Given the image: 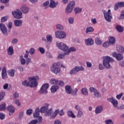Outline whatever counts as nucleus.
I'll list each match as a JSON object with an SVG mask.
<instances>
[{"label": "nucleus", "instance_id": "nucleus-34", "mask_svg": "<svg viewBox=\"0 0 124 124\" xmlns=\"http://www.w3.org/2000/svg\"><path fill=\"white\" fill-rule=\"evenodd\" d=\"M49 5H50V2L47 0L43 3V7H45V9H48L49 8Z\"/></svg>", "mask_w": 124, "mask_h": 124}, {"label": "nucleus", "instance_id": "nucleus-10", "mask_svg": "<svg viewBox=\"0 0 124 124\" xmlns=\"http://www.w3.org/2000/svg\"><path fill=\"white\" fill-rule=\"evenodd\" d=\"M50 70L53 72V73H54L55 74H58V73L60 72L61 70L60 69V68H59V67L58 66V63H54L50 68Z\"/></svg>", "mask_w": 124, "mask_h": 124}, {"label": "nucleus", "instance_id": "nucleus-2", "mask_svg": "<svg viewBox=\"0 0 124 124\" xmlns=\"http://www.w3.org/2000/svg\"><path fill=\"white\" fill-rule=\"evenodd\" d=\"M30 81V88H36L38 86V82L37 81L39 80V77L35 76L33 77L29 78Z\"/></svg>", "mask_w": 124, "mask_h": 124}, {"label": "nucleus", "instance_id": "nucleus-23", "mask_svg": "<svg viewBox=\"0 0 124 124\" xmlns=\"http://www.w3.org/2000/svg\"><path fill=\"white\" fill-rule=\"evenodd\" d=\"M2 79H6L7 78V73H6V69L4 67L2 69Z\"/></svg>", "mask_w": 124, "mask_h": 124}, {"label": "nucleus", "instance_id": "nucleus-19", "mask_svg": "<svg viewBox=\"0 0 124 124\" xmlns=\"http://www.w3.org/2000/svg\"><path fill=\"white\" fill-rule=\"evenodd\" d=\"M7 109L9 111V115L10 116H12V115L13 114V113L15 112V108L13 106L10 105L8 106L7 108Z\"/></svg>", "mask_w": 124, "mask_h": 124}, {"label": "nucleus", "instance_id": "nucleus-59", "mask_svg": "<svg viewBox=\"0 0 124 124\" xmlns=\"http://www.w3.org/2000/svg\"><path fill=\"white\" fill-rule=\"evenodd\" d=\"M26 64L27 65H28L30 63V62H31V58H27L26 59Z\"/></svg>", "mask_w": 124, "mask_h": 124}, {"label": "nucleus", "instance_id": "nucleus-35", "mask_svg": "<svg viewBox=\"0 0 124 124\" xmlns=\"http://www.w3.org/2000/svg\"><path fill=\"white\" fill-rule=\"evenodd\" d=\"M52 114H53V109L50 108L49 109L48 108L45 115L46 117H47L48 116H50V115H51Z\"/></svg>", "mask_w": 124, "mask_h": 124}, {"label": "nucleus", "instance_id": "nucleus-64", "mask_svg": "<svg viewBox=\"0 0 124 124\" xmlns=\"http://www.w3.org/2000/svg\"><path fill=\"white\" fill-rule=\"evenodd\" d=\"M124 19V10L122 11L121 14V17L120 19Z\"/></svg>", "mask_w": 124, "mask_h": 124}, {"label": "nucleus", "instance_id": "nucleus-26", "mask_svg": "<svg viewBox=\"0 0 124 124\" xmlns=\"http://www.w3.org/2000/svg\"><path fill=\"white\" fill-rule=\"evenodd\" d=\"M74 10L75 14L76 15L80 14V13L82 12V8L77 7L74 8Z\"/></svg>", "mask_w": 124, "mask_h": 124}, {"label": "nucleus", "instance_id": "nucleus-60", "mask_svg": "<svg viewBox=\"0 0 124 124\" xmlns=\"http://www.w3.org/2000/svg\"><path fill=\"white\" fill-rule=\"evenodd\" d=\"M86 63L87 67H89V68H91V67H92V66H93V65L92 64L91 62H86Z\"/></svg>", "mask_w": 124, "mask_h": 124}, {"label": "nucleus", "instance_id": "nucleus-54", "mask_svg": "<svg viewBox=\"0 0 124 124\" xmlns=\"http://www.w3.org/2000/svg\"><path fill=\"white\" fill-rule=\"evenodd\" d=\"M69 24H72L74 23V18L73 17H69L68 18Z\"/></svg>", "mask_w": 124, "mask_h": 124}, {"label": "nucleus", "instance_id": "nucleus-41", "mask_svg": "<svg viewBox=\"0 0 124 124\" xmlns=\"http://www.w3.org/2000/svg\"><path fill=\"white\" fill-rule=\"evenodd\" d=\"M13 25V23H12V22H9V23L8 24L7 26V28H8V32H10L11 30V29H12Z\"/></svg>", "mask_w": 124, "mask_h": 124}, {"label": "nucleus", "instance_id": "nucleus-61", "mask_svg": "<svg viewBox=\"0 0 124 124\" xmlns=\"http://www.w3.org/2000/svg\"><path fill=\"white\" fill-rule=\"evenodd\" d=\"M38 123V121L37 120H32L31 121L29 124H36Z\"/></svg>", "mask_w": 124, "mask_h": 124}, {"label": "nucleus", "instance_id": "nucleus-32", "mask_svg": "<svg viewBox=\"0 0 124 124\" xmlns=\"http://www.w3.org/2000/svg\"><path fill=\"white\" fill-rule=\"evenodd\" d=\"M81 93L82 94H83L84 95H86V96L89 95V93L88 92V90L86 88H83L81 90Z\"/></svg>", "mask_w": 124, "mask_h": 124}, {"label": "nucleus", "instance_id": "nucleus-7", "mask_svg": "<svg viewBox=\"0 0 124 124\" xmlns=\"http://www.w3.org/2000/svg\"><path fill=\"white\" fill-rule=\"evenodd\" d=\"M49 88V84L45 83L42 86L39 91V93L41 94H46L48 93V88Z\"/></svg>", "mask_w": 124, "mask_h": 124}, {"label": "nucleus", "instance_id": "nucleus-6", "mask_svg": "<svg viewBox=\"0 0 124 124\" xmlns=\"http://www.w3.org/2000/svg\"><path fill=\"white\" fill-rule=\"evenodd\" d=\"M55 36L59 39H63L66 37V33L63 31H56L55 32Z\"/></svg>", "mask_w": 124, "mask_h": 124}, {"label": "nucleus", "instance_id": "nucleus-16", "mask_svg": "<svg viewBox=\"0 0 124 124\" xmlns=\"http://www.w3.org/2000/svg\"><path fill=\"white\" fill-rule=\"evenodd\" d=\"M48 107H49V104H45V106H44L40 108V113H46V112H47V110L48 109Z\"/></svg>", "mask_w": 124, "mask_h": 124}, {"label": "nucleus", "instance_id": "nucleus-14", "mask_svg": "<svg viewBox=\"0 0 124 124\" xmlns=\"http://www.w3.org/2000/svg\"><path fill=\"white\" fill-rule=\"evenodd\" d=\"M20 10L24 14H27V13H29V11H30V8L28 7L27 5L23 4L20 7Z\"/></svg>", "mask_w": 124, "mask_h": 124}, {"label": "nucleus", "instance_id": "nucleus-25", "mask_svg": "<svg viewBox=\"0 0 124 124\" xmlns=\"http://www.w3.org/2000/svg\"><path fill=\"white\" fill-rule=\"evenodd\" d=\"M76 4V2H75V0H72L68 3L67 6H68L69 7H70L71 8H72L73 9V8L75 7Z\"/></svg>", "mask_w": 124, "mask_h": 124}, {"label": "nucleus", "instance_id": "nucleus-15", "mask_svg": "<svg viewBox=\"0 0 124 124\" xmlns=\"http://www.w3.org/2000/svg\"><path fill=\"white\" fill-rule=\"evenodd\" d=\"M59 5L58 1H55L54 0H50L49 7L50 8H56Z\"/></svg>", "mask_w": 124, "mask_h": 124}, {"label": "nucleus", "instance_id": "nucleus-22", "mask_svg": "<svg viewBox=\"0 0 124 124\" xmlns=\"http://www.w3.org/2000/svg\"><path fill=\"white\" fill-rule=\"evenodd\" d=\"M76 48L73 46H72L67 50V52H64V55H69V53H71V52H76Z\"/></svg>", "mask_w": 124, "mask_h": 124}, {"label": "nucleus", "instance_id": "nucleus-20", "mask_svg": "<svg viewBox=\"0 0 124 124\" xmlns=\"http://www.w3.org/2000/svg\"><path fill=\"white\" fill-rule=\"evenodd\" d=\"M102 111H103V107L101 106H99L95 108V113L97 115L98 114L102 113Z\"/></svg>", "mask_w": 124, "mask_h": 124}, {"label": "nucleus", "instance_id": "nucleus-43", "mask_svg": "<svg viewBox=\"0 0 124 124\" xmlns=\"http://www.w3.org/2000/svg\"><path fill=\"white\" fill-rule=\"evenodd\" d=\"M118 52L120 53V54H124V47L123 46H119V49L118 50Z\"/></svg>", "mask_w": 124, "mask_h": 124}, {"label": "nucleus", "instance_id": "nucleus-56", "mask_svg": "<svg viewBox=\"0 0 124 124\" xmlns=\"http://www.w3.org/2000/svg\"><path fill=\"white\" fill-rule=\"evenodd\" d=\"M12 43L14 45H16V44H17V43H18V39H13L12 40Z\"/></svg>", "mask_w": 124, "mask_h": 124}, {"label": "nucleus", "instance_id": "nucleus-47", "mask_svg": "<svg viewBox=\"0 0 124 124\" xmlns=\"http://www.w3.org/2000/svg\"><path fill=\"white\" fill-rule=\"evenodd\" d=\"M109 45H110V43L108 41L105 42L103 44V47H105V48H107V47H109Z\"/></svg>", "mask_w": 124, "mask_h": 124}, {"label": "nucleus", "instance_id": "nucleus-18", "mask_svg": "<svg viewBox=\"0 0 124 124\" xmlns=\"http://www.w3.org/2000/svg\"><path fill=\"white\" fill-rule=\"evenodd\" d=\"M85 42L87 46H92L94 43L93 40L91 38L85 39Z\"/></svg>", "mask_w": 124, "mask_h": 124}, {"label": "nucleus", "instance_id": "nucleus-55", "mask_svg": "<svg viewBox=\"0 0 124 124\" xmlns=\"http://www.w3.org/2000/svg\"><path fill=\"white\" fill-rule=\"evenodd\" d=\"M32 109H29L26 111V114L27 115H31V114H32Z\"/></svg>", "mask_w": 124, "mask_h": 124}, {"label": "nucleus", "instance_id": "nucleus-49", "mask_svg": "<svg viewBox=\"0 0 124 124\" xmlns=\"http://www.w3.org/2000/svg\"><path fill=\"white\" fill-rule=\"evenodd\" d=\"M105 124H114V122L112 120L108 119L105 121Z\"/></svg>", "mask_w": 124, "mask_h": 124}, {"label": "nucleus", "instance_id": "nucleus-8", "mask_svg": "<svg viewBox=\"0 0 124 124\" xmlns=\"http://www.w3.org/2000/svg\"><path fill=\"white\" fill-rule=\"evenodd\" d=\"M23 13L20 10L16 9L12 12V15L16 19H21Z\"/></svg>", "mask_w": 124, "mask_h": 124}, {"label": "nucleus", "instance_id": "nucleus-45", "mask_svg": "<svg viewBox=\"0 0 124 124\" xmlns=\"http://www.w3.org/2000/svg\"><path fill=\"white\" fill-rule=\"evenodd\" d=\"M4 95H5V92H0V101H1V100H2L3 97H4Z\"/></svg>", "mask_w": 124, "mask_h": 124}, {"label": "nucleus", "instance_id": "nucleus-38", "mask_svg": "<svg viewBox=\"0 0 124 124\" xmlns=\"http://www.w3.org/2000/svg\"><path fill=\"white\" fill-rule=\"evenodd\" d=\"M109 44H114L116 42V39L114 37H110L109 38Z\"/></svg>", "mask_w": 124, "mask_h": 124}, {"label": "nucleus", "instance_id": "nucleus-63", "mask_svg": "<svg viewBox=\"0 0 124 124\" xmlns=\"http://www.w3.org/2000/svg\"><path fill=\"white\" fill-rule=\"evenodd\" d=\"M54 124H62V122L59 120H56L54 121Z\"/></svg>", "mask_w": 124, "mask_h": 124}, {"label": "nucleus", "instance_id": "nucleus-13", "mask_svg": "<svg viewBox=\"0 0 124 124\" xmlns=\"http://www.w3.org/2000/svg\"><path fill=\"white\" fill-rule=\"evenodd\" d=\"M112 55L113 58H115L117 61L120 62V61H123L124 60V56L122 55V53L117 54V52H113L112 53Z\"/></svg>", "mask_w": 124, "mask_h": 124}, {"label": "nucleus", "instance_id": "nucleus-12", "mask_svg": "<svg viewBox=\"0 0 124 124\" xmlns=\"http://www.w3.org/2000/svg\"><path fill=\"white\" fill-rule=\"evenodd\" d=\"M50 84L51 85H59V86H61L62 87V86H64V82L62 81H59L57 79L52 78L50 79Z\"/></svg>", "mask_w": 124, "mask_h": 124}, {"label": "nucleus", "instance_id": "nucleus-53", "mask_svg": "<svg viewBox=\"0 0 124 124\" xmlns=\"http://www.w3.org/2000/svg\"><path fill=\"white\" fill-rule=\"evenodd\" d=\"M29 53L31 55H33L35 53V50L33 48H31L29 50Z\"/></svg>", "mask_w": 124, "mask_h": 124}, {"label": "nucleus", "instance_id": "nucleus-24", "mask_svg": "<svg viewBox=\"0 0 124 124\" xmlns=\"http://www.w3.org/2000/svg\"><path fill=\"white\" fill-rule=\"evenodd\" d=\"M39 113H40V109H39V108H37L33 113L34 118H38L39 117Z\"/></svg>", "mask_w": 124, "mask_h": 124}, {"label": "nucleus", "instance_id": "nucleus-33", "mask_svg": "<svg viewBox=\"0 0 124 124\" xmlns=\"http://www.w3.org/2000/svg\"><path fill=\"white\" fill-rule=\"evenodd\" d=\"M56 28L57 30H58L59 31H63V29H64V27H63V25L61 24H58L56 26Z\"/></svg>", "mask_w": 124, "mask_h": 124}, {"label": "nucleus", "instance_id": "nucleus-36", "mask_svg": "<svg viewBox=\"0 0 124 124\" xmlns=\"http://www.w3.org/2000/svg\"><path fill=\"white\" fill-rule=\"evenodd\" d=\"M30 81H28V80H25L22 82V86H25V87H30Z\"/></svg>", "mask_w": 124, "mask_h": 124}, {"label": "nucleus", "instance_id": "nucleus-1", "mask_svg": "<svg viewBox=\"0 0 124 124\" xmlns=\"http://www.w3.org/2000/svg\"><path fill=\"white\" fill-rule=\"evenodd\" d=\"M103 64L104 66H105V67L107 68V69H109L111 68V65L110 64V63H111V62H115V60H114L113 58L109 56L103 57Z\"/></svg>", "mask_w": 124, "mask_h": 124}, {"label": "nucleus", "instance_id": "nucleus-28", "mask_svg": "<svg viewBox=\"0 0 124 124\" xmlns=\"http://www.w3.org/2000/svg\"><path fill=\"white\" fill-rule=\"evenodd\" d=\"M15 70L14 69H12L10 70L8 72V74L10 77H14L15 75Z\"/></svg>", "mask_w": 124, "mask_h": 124}, {"label": "nucleus", "instance_id": "nucleus-52", "mask_svg": "<svg viewBox=\"0 0 124 124\" xmlns=\"http://www.w3.org/2000/svg\"><path fill=\"white\" fill-rule=\"evenodd\" d=\"M8 19L7 16H4L1 18V22L4 23V22H6V20Z\"/></svg>", "mask_w": 124, "mask_h": 124}, {"label": "nucleus", "instance_id": "nucleus-29", "mask_svg": "<svg viewBox=\"0 0 124 124\" xmlns=\"http://www.w3.org/2000/svg\"><path fill=\"white\" fill-rule=\"evenodd\" d=\"M72 11H73V9L72 8H70V7H68V6H66L65 9L66 14H70Z\"/></svg>", "mask_w": 124, "mask_h": 124}, {"label": "nucleus", "instance_id": "nucleus-27", "mask_svg": "<svg viewBox=\"0 0 124 124\" xmlns=\"http://www.w3.org/2000/svg\"><path fill=\"white\" fill-rule=\"evenodd\" d=\"M67 114L68 117H71V118H73L74 119L76 118V116L74 115V113H73V112L72 110H68L67 111Z\"/></svg>", "mask_w": 124, "mask_h": 124}, {"label": "nucleus", "instance_id": "nucleus-9", "mask_svg": "<svg viewBox=\"0 0 124 124\" xmlns=\"http://www.w3.org/2000/svg\"><path fill=\"white\" fill-rule=\"evenodd\" d=\"M0 31L5 36L8 35V31H7L6 26L2 23H0Z\"/></svg>", "mask_w": 124, "mask_h": 124}, {"label": "nucleus", "instance_id": "nucleus-39", "mask_svg": "<svg viewBox=\"0 0 124 124\" xmlns=\"http://www.w3.org/2000/svg\"><path fill=\"white\" fill-rule=\"evenodd\" d=\"M94 97H96V98H99V97H101V94H100L97 90L94 92Z\"/></svg>", "mask_w": 124, "mask_h": 124}, {"label": "nucleus", "instance_id": "nucleus-51", "mask_svg": "<svg viewBox=\"0 0 124 124\" xmlns=\"http://www.w3.org/2000/svg\"><path fill=\"white\" fill-rule=\"evenodd\" d=\"M66 55V54H64V53H63L62 54H60L58 56V60H61L64 58V56Z\"/></svg>", "mask_w": 124, "mask_h": 124}, {"label": "nucleus", "instance_id": "nucleus-3", "mask_svg": "<svg viewBox=\"0 0 124 124\" xmlns=\"http://www.w3.org/2000/svg\"><path fill=\"white\" fill-rule=\"evenodd\" d=\"M102 12L104 13L105 20H106L107 22H111V19L113 18L112 13H111V10H108V12L103 10Z\"/></svg>", "mask_w": 124, "mask_h": 124}, {"label": "nucleus", "instance_id": "nucleus-50", "mask_svg": "<svg viewBox=\"0 0 124 124\" xmlns=\"http://www.w3.org/2000/svg\"><path fill=\"white\" fill-rule=\"evenodd\" d=\"M112 103L114 107H118V102L117 100L114 99V100H113V102H112Z\"/></svg>", "mask_w": 124, "mask_h": 124}, {"label": "nucleus", "instance_id": "nucleus-44", "mask_svg": "<svg viewBox=\"0 0 124 124\" xmlns=\"http://www.w3.org/2000/svg\"><path fill=\"white\" fill-rule=\"evenodd\" d=\"M6 104L3 103L0 105V111H4L5 110Z\"/></svg>", "mask_w": 124, "mask_h": 124}, {"label": "nucleus", "instance_id": "nucleus-42", "mask_svg": "<svg viewBox=\"0 0 124 124\" xmlns=\"http://www.w3.org/2000/svg\"><path fill=\"white\" fill-rule=\"evenodd\" d=\"M93 28L92 27H88L86 30V33H88V32H93Z\"/></svg>", "mask_w": 124, "mask_h": 124}, {"label": "nucleus", "instance_id": "nucleus-37", "mask_svg": "<svg viewBox=\"0 0 124 124\" xmlns=\"http://www.w3.org/2000/svg\"><path fill=\"white\" fill-rule=\"evenodd\" d=\"M95 43L97 45H101L102 44L101 40L98 37H97L95 39Z\"/></svg>", "mask_w": 124, "mask_h": 124}, {"label": "nucleus", "instance_id": "nucleus-17", "mask_svg": "<svg viewBox=\"0 0 124 124\" xmlns=\"http://www.w3.org/2000/svg\"><path fill=\"white\" fill-rule=\"evenodd\" d=\"M15 27H22L23 26V20L21 19H16L14 21Z\"/></svg>", "mask_w": 124, "mask_h": 124}, {"label": "nucleus", "instance_id": "nucleus-4", "mask_svg": "<svg viewBox=\"0 0 124 124\" xmlns=\"http://www.w3.org/2000/svg\"><path fill=\"white\" fill-rule=\"evenodd\" d=\"M65 90L67 93H68V94H73V95L77 94V92H78V89H77V88L75 89L73 91L71 86L69 85H66L65 87Z\"/></svg>", "mask_w": 124, "mask_h": 124}, {"label": "nucleus", "instance_id": "nucleus-31", "mask_svg": "<svg viewBox=\"0 0 124 124\" xmlns=\"http://www.w3.org/2000/svg\"><path fill=\"white\" fill-rule=\"evenodd\" d=\"M51 93H56L59 90V86L58 85H53L51 88Z\"/></svg>", "mask_w": 124, "mask_h": 124}, {"label": "nucleus", "instance_id": "nucleus-57", "mask_svg": "<svg viewBox=\"0 0 124 124\" xmlns=\"http://www.w3.org/2000/svg\"><path fill=\"white\" fill-rule=\"evenodd\" d=\"M38 50L41 54H44L45 53V49L43 47H39Z\"/></svg>", "mask_w": 124, "mask_h": 124}, {"label": "nucleus", "instance_id": "nucleus-21", "mask_svg": "<svg viewBox=\"0 0 124 124\" xmlns=\"http://www.w3.org/2000/svg\"><path fill=\"white\" fill-rule=\"evenodd\" d=\"M7 52L9 56H12L14 53V49H13V46H10L9 48L7 49Z\"/></svg>", "mask_w": 124, "mask_h": 124}, {"label": "nucleus", "instance_id": "nucleus-30", "mask_svg": "<svg viewBox=\"0 0 124 124\" xmlns=\"http://www.w3.org/2000/svg\"><path fill=\"white\" fill-rule=\"evenodd\" d=\"M115 29L119 32H123L124 31V28L121 25H117L115 27Z\"/></svg>", "mask_w": 124, "mask_h": 124}, {"label": "nucleus", "instance_id": "nucleus-48", "mask_svg": "<svg viewBox=\"0 0 124 124\" xmlns=\"http://www.w3.org/2000/svg\"><path fill=\"white\" fill-rule=\"evenodd\" d=\"M24 111H21V112H19V113L18 114V119L19 120H22V118H23V117L24 116Z\"/></svg>", "mask_w": 124, "mask_h": 124}, {"label": "nucleus", "instance_id": "nucleus-11", "mask_svg": "<svg viewBox=\"0 0 124 124\" xmlns=\"http://www.w3.org/2000/svg\"><path fill=\"white\" fill-rule=\"evenodd\" d=\"M57 46L58 47L59 49L64 51V52H66L68 50V46H67L65 44L63 43H57Z\"/></svg>", "mask_w": 124, "mask_h": 124}, {"label": "nucleus", "instance_id": "nucleus-62", "mask_svg": "<svg viewBox=\"0 0 124 124\" xmlns=\"http://www.w3.org/2000/svg\"><path fill=\"white\" fill-rule=\"evenodd\" d=\"M118 3L119 7H124V2H119Z\"/></svg>", "mask_w": 124, "mask_h": 124}, {"label": "nucleus", "instance_id": "nucleus-58", "mask_svg": "<svg viewBox=\"0 0 124 124\" xmlns=\"http://www.w3.org/2000/svg\"><path fill=\"white\" fill-rule=\"evenodd\" d=\"M89 91H90V92H91L92 93H95L97 90L94 87H91L89 89Z\"/></svg>", "mask_w": 124, "mask_h": 124}, {"label": "nucleus", "instance_id": "nucleus-40", "mask_svg": "<svg viewBox=\"0 0 124 124\" xmlns=\"http://www.w3.org/2000/svg\"><path fill=\"white\" fill-rule=\"evenodd\" d=\"M84 115V112L82 110H79L78 111V114H77V118H82Z\"/></svg>", "mask_w": 124, "mask_h": 124}, {"label": "nucleus", "instance_id": "nucleus-5", "mask_svg": "<svg viewBox=\"0 0 124 124\" xmlns=\"http://www.w3.org/2000/svg\"><path fill=\"white\" fill-rule=\"evenodd\" d=\"M84 70H85V69L82 66H75L70 70V74L71 75H74L75 74H77L79 71H84Z\"/></svg>", "mask_w": 124, "mask_h": 124}, {"label": "nucleus", "instance_id": "nucleus-46", "mask_svg": "<svg viewBox=\"0 0 124 124\" xmlns=\"http://www.w3.org/2000/svg\"><path fill=\"white\" fill-rule=\"evenodd\" d=\"M46 37L47 41L48 42H52L53 38L52 37V36L51 35H47Z\"/></svg>", "mask_w": 124, "mask_h": 124}]
</instances>
